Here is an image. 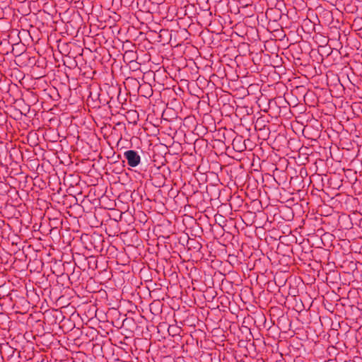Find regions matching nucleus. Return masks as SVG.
<instances>
[{
    "label": "nucleus",
    "instance_id": "f257e3e1",
    "mask_svg": "<svg viewBox=\"0 0 362 362\" xmlns=\"http://www.w3.org/2000/svg\"><path fill=\"white\" fill-rule=\"evenodd\" d=\"M257 98V92H243V97L237 98V105H243L244 107L247 108L249 106H253L254 104H256Z\"/></svg>",
    "mask_w": 362,
    "mask_h": 362
},
{
    "label": "nucleus",
    "instance_id": "f03ea898",
    "mask_svg": "<svg viewBox=\"0 0 362 362\" xmlns=\"http://www.w3.org/2000/svg\"><path fill=\"white\" fill-rule=\"evenodd\" d=\"M114 97L115 94L110 95V92H100L98 102L93 104V108H100L102 106L107 105L110 108L112 107L111 103L115 104V103Z\"/></svg>",
    "mask_w": 362,
    "mask_h": 362
},
{
    "label": "nucleus",
    "instance_id": "7ed1b4c3",
    "mask_svg": "<svg viewBox=\"0 0 362 362\" xmlns=\"http://www.w3.org/2000/svg\"><path fill=\"white\" fill-rule=\"evenodd\" d=\"M281 98L284 100V107H286V105L295 107L300 103L301 97L299 96V93L297 92H296V94L294 92H284Z\"/></svg>",
    "mask_w": 362,
    "mask_h": 362
},
{
    "label": "nucleus",
    "instance_id": "20e7f679",
    "mask_svg": "<svg viewBox=\"0 0 362 362\" xmlns=\"http://www.w3.org/2000/svg\"><path fill=\"white\" fill-rule=\"evenodd\" d=\"M303 98L305 103L310 107H315L319 104V94L316 92H297Z\"/></svg>",
    "mask_w": 362,
    "mask_h": 362
},
{
    "label": "nucleus",
    "instance_id": "39448f33",
    "mask_svg": "<svg viewBox=\"0 0 362 362\" xmlns=\"http://www.w3.org/2000/svg\"><path fill=\"white\" fill-rule=\"evenodd\" d=\"M124 157L127 161V164L132 168L136 167L141 162V158L139 153L134 150H128L124 153Z\"/></svg>",
    "mask_w": 362,
    "mask_h": 362
},
{
    "label": "nucleus",
    "instance_id": "423d86ee",
    "mask_svg": "<svg viewBox=\"0 0 362 362\" xmlns=\"http://www.w3.org/2000/svg\"><path fill=\"white\" fill-rule=\"evenodd\" d=\"M63 267L64 270L67 272L66 275L71 283L78 282L79 281L80 276L81 275L80 267H78V270H75V267H74L73 272L70 274H69V270H71L73 267L71 262H65L64 263H63Z\"/></svg>",
    "mask_w": 362,
    "mask_h": 362
},
{
    "label": "nucleus",
    "instance_id": "0eeeda50",
    "mask_svg": "<svg viewBox=\"0 0 362 362\" xmlns=\"http://www.w3.org/2000/svg\"><path fill=\"white\" fill-rule=\"evenodd\" d=\"M234 104L238 105V101L235 100L230 92H220L218 106L228 105L233 107Z\"/></svg>",
    "mask_w": 362,
    "mask_h": 362
},
{
    "label": "nucleus",
    "instance_id": "6e6552de",
    "mask_svg": "<svg viewBox=\"0 0 362 362\" xmlns=\"http://www.w3.org/2000/svg\"><path fill=\"white\" fill-rule=\"evenodd\" d=\"M13 107L18 110L21 115H25L27 112L30 110V106L26 102V98L25 97L19 96L13 105Z\"/></svg>",
    "mask_w": 362,
    "mask_h": 362
},
{
    "label": "nucleus",
    "instance_id": "1a4fd4ad",
    "mask_svg": "<svg viewBox=\"0 0 362 362\" xmlns=\"http://www.w3.org/2000/svg\"><path fill=\"white\" fill-rule=\"evenodd\" d=\"M1 100L6 105L13 106L16 99L21 96L23 92H14V95L11 94V92H1Z\"/></svg>",
    "mask_w": 362,
    "mask_h": 362
},
{
    "label": "nucleus",
    "instance_id": "9d476101",
    "mask_svg": "<svg viewBox=\"0 0 362 362\" xmlns=\"http://www.w3.org/2000/svg\"><path fill=\"white\" fill-rule=\"evenodd\" d=\"M257 98L256 100V104L261 109L262 111L265 112H268V103L269 98L266 95H264L262 92H257Z\"/></svg>",
    "mask_w": 362,
    "mask_h": 362
},
{
    "label": "nucleus",
    "instance_id": "9b49d317",
    "mask_svg": "<svg viewBox=\"0 0 362 362\" xmlns=\"http://www.w3.org/2000/svg\"><path fill=\"white\" fill-rule=\"evenodd\" d=\"M319 103H332L334 107H337V102L333 101L332 92H319Z\"/></svg>",
    "mask_w": 362,
    "mask_h": 362
},
{
    "label": "nucleus",
    "instance_id": "f8f14e48",
    "mask_svg": "<svg viewBox=\"0 0 362 362\" xmlns=\"http://www.w3.org/2000/svg\"><path fill=\"white\" fill-rule=\"evenodd\" d=\"M232 146L233 149L238 152H242L246 149L245 140L241 136H236L233 139L232 141Z\"/></svg>",
    "mask_w": 362,
    "mask_h": 362
},
{
    "label": "nucleus",
    "instance_id": "ddd939ff",
    "mask_svg": "<svg viewBox=\"0 0 362 362\" xmlns=\"http://www.w3.org/2000/svg\"><path fill=\"white\" fill-rule=\"evenodd\" d=\"M268 110L269 109H275L284 107V100L281 98V96H276L275 98H269L268 103Z\"/></svg>",
    "mask_w": 362,
    "mask_h": 362
},
{
    "label": "nucleus",
    "instance_id": "4468645a",
    "mask_svg": "<svg viewBox=\"0 0 362 362\" xmlns=\"http://www.w3.org/2000/svg\"><path fill=\"white\" fill-rule=\"evenodd\" d=\"M219 95L218 92H207L206 97L208 99V104L211 107L218 106L219 103Z\"/></svg>",
    "mask_w": 362,
    "mask_h": 362
},
{
    "label": "nucleus",
    "instance_id": "2eb2a0df",
    "mask_svg": "<svg viewBox=\"0 0 362 362\" xmlns=\"http://www.w3.org/2000/svg\"><path fill=\"white\" fill-rule=\"evenodd\" d=\"M21 96L26 98V102L30 107V105L36 104L38 101V97L35 92H23Z\"/></svg>",
    "mask_w": 362,
    "mask_h": 362
},
{
    "label": "nucleus",
    "instance_id": "dca6fc26",
    "mask_svg": "<svg viewBox=\"0 0 362 362\" xmlns=\"http://www.w3.org/2000/svg\"><path fill=\"white\" fill-rule=\"evenodd\" d=\"M104 238L98 234L91 236L90 243L93 244L94 249L97 251L102 250Z\"/></svg>",
    "mask_w": 362,
    "mask_h": 362
},
{
    "label": "nucleus",
    "instance_id": "f3484780",
    "mask_svg": "<svg viewBox=\"0 0 362 362\" xmlns=\"http://www.w3.org/2000/svg\"><path fill=\"white\" fill-rule=\"evenodd\" d=\"M214 218L216 223H218L225 232H228V228H226L228 221L221 214H216Z\"/></svg>",
    "mask_w": 362,
    "mask_h": 362
},
{
    "label": "nucleus",
    "instance_id": "a211bd4d",
    "mask_svg": "<svg viewBox=\"0 0 362 362\" xmlns=\"http://www.w3.org/2000/svg\"><path fill=\"white\" fill-rule=\"evenodd\" d=\"M186 246L188 250L193 249L195 251H199L202 248V245L195 239L189 238L187 237L186 240Z\"/></svg>",
    "mask_w": 362,
    "mask_h": 362
},
{
    "label": "nucleus",
    "instance_id": "6ab92c4d",
    "mask_svg": "<svg viewBox=\"0 0 362 362\" xmlns=\"http://www.w3.org/2000/svg\"><path fill=\"white\" fill-rule=\"evenodd\" d=\"M87 104L93 108V104L98 102L100 92H88Z\"/></svg>",
    "mask_w": 362,
    "mask_h": 362
},
{
    "label": "nucleus",
    "instance_id": "aec40b11",
    "mask_svg": "<svg viewBox=\"0 0 362 362\" xmlns=\"http://www.w3.org/2000/svg\"><path fill=\"white\" fill-rule=\"evenodd\" d=\"M112 93L115 94V96L117 95V100L119 103L124 105L127 101L129 93L131 92H112Z\"/></svg>",
    "mask_w": 362,
    "mask_h": 362
},
{
    "label": "nucleus",
    "instance_id": "412c9836",
    "mask_svg": "<svg viewBox=\"0 0 362 362\" xmlns=\"http://www.w3.org/2000/svg\"><path fill=\"white\" fill-rule=\"evenodd\" d=\"M62 98L60 92H44V99H49L53 101H59Z\"/></svg>",
    "mask_w": 362,
    "mask_h": 362
},
{
    "label": "nucleus",
    "instance_id": "4be33fe9",
    "mask_svg": "<svg viewBox=\"0 0 362 362\" xmlns=\"http://www.w3.org/2000/svg\"><path fill=\"white\" fill-rule=\"evenodd\" d=\"M165 103L161 97V92H154L153 96L149 99V104L156 105V104Z\"/></svg>",
    "mask_w": 362,
    "mask_h": 362
},
{
    "label": "nucleus",
    "instance_id": "5701e85b",
    "mask_svg": "<svg viewBox=\"0 0 362 362\" xmlns=\"http://www.w3.org/2000/svg\"><path fill=\"white\" fill-rule=\"evenodd\" d=\"M60 94L62 95V100L64 101L66 100L70 104H74L77 103V100L71 98V92H60Z\"/></svg>",
    "mask_w": 362,
    "mask_h": 362
},
{
    "label": "nucleus",
    "instance_id": "b1692460",
    "mask_svg": "<svg viewBox=\"0 0 362 362\" xmlns=\"http://www.w3.org/2000/svg\"><path fill=\"white\" fill-rule=\"evenodd\" d=\"M86 260L88 262V269H91L92 270H95L97 268V259L95 257L90 256L88 258H86Z\"/></svg>",
    "mask_w": 362,
    "mask_h": 362
},
{
    "label": "nucleus",
    "instance_id": "393cba45",
    "mask_svg": "<svg viewBox=\"0 0 362 362\" xmlns=\"http://www.w3.org/2000/svg\"><path fill=\"white\" fill-rule=\"evenodd\" d=\"M139 92H131L129 93V100L131 103H136L138 100H141Z\"/></svg>",
    "mask_w": 362,
    "mask_h": 362
},
{
    "label": "nucleus",
    "instance_id": "a878e982",
    "mask_svg": "<svg viewBox=\"0 0 362 362\" xmlns=\"http://www.w3.org/2000/svg\"><path fill=\"white\" fill-rule=\"evenodd\" d=\"M154 92H145V94L140 95L141 103H148L149 99L153 96Z\"/></svg>",
    "mask_w": 362,
    "mask_h": 362
},
{
    "label": "nucleus",
    "instance_id": "bb28decb",
    "mask_svg": "<svg viewBox=\"0 0 362 362\" xmlns=\"http://www.w3.org/2000/svg\"><path fill=\"white\" fill-rule=\"evenodd\" d=\"M336 94H332L333 101L337 102L339 105L337 106L342 107L343 100H339V98L343 97L342 92H334Z\"/></svg>",
    "mask_w": 362,
    "mask_h": 362
},
{
    "label": "nucleus",
    "instance_id": "cd10ccee",
    "mask_svg": "<svg viewBox=\"0 0 362 362\" xmlns=\"http://www.w3.org/2000/svg\"><path fill=\"white\" fill-rule=\"evenodd\" d=\"M180 330V328L177 327L170 326L168 328V332L170 333L172 332L173 335L179 334Z\"/></svg>",
    "mask_w": 362,
    "mask_h": 362
},
{
    "label": "nucleus",
    "instance_id": "c85d7f7f",
    "mask_svg": "<svg viewBox=\"0 0 362 362\" xmlns=\"http://www.w3.org/2000/svg\"><path fill=\"white\" fill-rule=\"evenodd\" d=\"M252 107L253 106H249L247 108H246V112L247 115H250L253 112Z\"/></svg>",
    "mask_w": 362,
    "mask_h": 362
},
{
    "label": "nucleus",
    "instance_id": "c756f323",
    "mask_svg": "<svg viewBox=\"0 0 362 362\" xmlns=\"http://www.w3.org/2000/svg\"><path fill=\"white\" fill-rule=\"evenodd\" d=\"M228 223H231V224H233V220H232V219H230V221H228ZM226 228H228V233H231V232L230 231V226H229V224H228V226L226 227Z\"/></svg>",
    "mask_w": 362,
    "mask_h": 362
},
{
    "label": "nucleus",
    "instance_id": "7c9ffc66",
    "mask_svg": "<svg viewBox=\"0 0 362 362\" xmlns=\"http://www.w3.org/2000/svg\"><path fill=\"white\" fill-rule=\"evenodd\" d=\"M192 97L193 98H196V100H198V103H199V98H200V96L199 95H194V94H191Z\"/></svg>",
    "mask_w": 362,
    "mask_h": 362
},
{
    "label": "nucleus",
    "instance_id": "2f4dec72",
    "mask_svg": "<svg viewBox=\"0 0 362 362\" xmlns=\"http://www.w3.org/2000/svg\"><path fill=\"white\" fill-rule=\"evenodd\" d=\"M128 114H132L133 116L136 115V116L138 117V115H137V113H136V111H132V112H131V111H129V112H128Z\"/></svg>",
    "mask_w": 362,
    "mask_h": 362
},
{
    "label": "nucleus",
    "instance_id": "473e14b6",
    "mask_svg": "<svg viewBox=\"0 0 362 362\" xmlns=\"http://www.w3.org/2000/svg\"><path fill=\"white\" fill-rule=\"evenodd\" d=\"M243 94L240 93V94L234 95L233 96H234L235 100H236L238 97H243Z\"/></svg>",
    "mask_w": 362,
    "mask_h": 362
},
{
    "label": "nucleus",
    "instance_id": "72a5a7b5",
    "mask_svg": "<svg viewBox=\"0 0 362 362\" xmlns=\"http://www.w3.org/2000/svg\"><path fill=\"white\" fill-rule=\"evenodd\" d=\"M185 93L184 91H182V92H180V94H177V92H174V95L181 96V93Z\"/></svg>",
    "mask_w": 362,
    "mask_h": 362
},
{
    "label": "nucleus",
    "instance_id": "f704fd0d",
    "mask_svg": "<svg viewBox=\"0 0 362 362\" xmlns=\"http://www.w3.org/2000/svg\"><path fill=\"white\" fill-rule=\"evenodd\" d=\"M187 240V239H186V238H184V240H182V245H184V242H185V240Z\"/></svg>",
    "mask_w": 362,
    "mask_h": 362
},
{
    "label": "nucleus",
    "instance_id": "c9c22d12",
    "mask_svg": "<svg viewBox=\"0 0 362 362\" xmlns=\"http://www.w3.org/2000/svg\"><path fill=\"white\" fill-rule=\"evenodd\" d=\"M81 97H83V95H80L79 96H78V98H81Z\"/></svg>",
    "mask_w": 362,
    "mask_h": 362
},
{
    "label": "nucleus",
    "instance_id": "e433bc0d",
    "mask_svg": "<svg viewBox=\"0 0 362 362\" xmlns=\"http://www.w3.org/2000/svg\"><path fill=\"white\" fill-rule=\"evenodd\" d=\"M173 100L175 102L177 101V99L175 98H173Z\"/></svg>",
    "mask_w": 362,
    "mask_h": 362
}]
</instances>
